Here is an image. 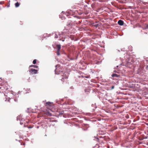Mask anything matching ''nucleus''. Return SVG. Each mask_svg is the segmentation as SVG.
Segmentation results:
<instances>
[{
  "instance_id": "13",
  "label": "nucleus",
  "mask_w": 148,
  "mask_h": 148,
  "mask_svg": "<svg viewBox=\"0 0 148 148\" xmlns=\"http://www.w3.org/2000/svg\"><path fill=\"white\" fill-rule=\"evenodd\" d=\"M114 86H112V87H111V89H114Z\"/></svg>"
},
{
  "instance_id": "2",
  "label": "nucleus",
  "mask_w": 148,
  "mask_h": 148,
  "mask_svg": "<svg viewBox=\"0 0 148 148\" xmlns=\"http://www.w3.org/2000/svg\"><path fill=\"white\" fill-rule=\"evenodd\" d=\"M37 71H38L37 70L32 69H31L29 70V72L31 74H36L37 73Z\"/></svg>"
},
{
  "instance_id": "6",
  "label": "nucleus",
  "mask_w": 148,
  "mask_h": 148,
  "mask_svg": "<svg viewBox=\"0 0 148 148\" xmlns=\"http://www.w3.org/2000/svg\"><path fill=\"white\" fill-rule=\"evenodd\" d=\"M56 47L58 48L57 50H58V51H60V49L61 48V45H57L56 46Z\"/></svg>"
},
{
  "instance_id": "3",
  "label": "nucleus",
  "mask_w": 148,
  "mask_h": 148,
  "mask_svg": "<svg viewBox=\"0 0 148 148\" xmlns=\"http://www.w3.org/2000/svg\"><path fill=\"white\" fill-rule=\"evenodd\" d=\"M47 108L49 109V107L51 106L52 105V103L50 102H47L45 104Z\"/></svg>"
},
{
  "instance_id": "17",
  "label": "nucleus",
  "mask_w": 148,
  "mask_h": 148,
  "mask_svg": "<svg viewBox=\"0 0 148 148\" xmlns=\"http://www.w3.org/2000/svg\"><path fill=\"white\" fill-rule=\"evenodd\" d=\"M147 27H148V25H147Z\"/></svg>"
},
{
  "instance_id": "1",
  "label": "nucleus",
  "mask_w": 148,
  "mask_h": 148,
  "mask_svg": "<svg viewBox=\"0 0 148 148\" xmlns=\"http://www.w3.org/2000/svg\"><path fill=\"white\" fill-rule=\"evenodd\" d=\"M62 76L63 77L61 79V80L63 82H66L67 81V79L68 78V76H66V75H64L63 74V75Z\"/></svg>"
},
{
  "instance_id": "15",
  "label": "nucleus",
  "mask_w": 148,
  "mask_h": 148,
  "mask_svg": "<svg viewBox=\"0 0 148 148\" xmlns=\"http://www.w3.org/2000/svg\"><path fill=\"white\" fill-rule=\"evenodd\" d=\"M49 115L50 116H51V113H50V114H49Z\"/></svg>"
},
{
  "instance_id": "7",
  "label": "nucleus",
  "mask_w": 148,
  "mask_h": 148,
  "mask_svg": "<svg viewBox=\"0 0 148 148\" xmlns=\"http://www.w3.org/2000/svg\"><path fill=\"white\" fill-rule=\"evenodd\" d=\"M20 5V3H19L18 2H16L15 4V6L16 7H18Z\"/></svg>"
},
{
  "instance_id": "16",
  "label": "nucleus",
  "mask_w": 148,
  "mask_h": 148,
  "mask_svg": "<svg viewBox=\"0 0 148 148\" xmlns=\"http://www.w3.org/2000/svg\"><path fill=\"white\" fill-rule=\"evenodd\" d=\"M145 34H147V33H146V32H145Z\"/></svg>"
},
{
  "instance_id": "8",
  "label": "nucleus",
  "mask_w": 148,
  "mask_h": 148,
  "mask_svg": "<svg viewBox=\"0 0 148 148\" xmlns=\"http://www.w3.org/2000/svg\"><path fill=\"white\" fill-rule=\"evenodd\" d=\"M30 67H34L35 68H37L38 67V66H36L35 65H32L29 66Z\"/></svg>"
},
{
  "instance_id": "9",
  "label": "nucleus",
  "mask_w": 148,
  "mask_h": 148,
  "mask_svg": "<svg viewBox=\"0 0 148 148\" xmlns=\"http://www.w3.org/2000/svg\"><path fill=\"white\" fill-rule=\"evenodd\" d=\"M36 60L35 59L33 61V63L34 64H35L36 63Z\"/></svg>"
},
{
  "instance_id": "14",
  "label": "nucleus",
  "mask_w": 148,
  "mask_h": 148,
  "mask_svg": "<svg viewBox=\"0 0 148 148\" xmlns=\"http://www.w3.org/2000/svg\"><path fill=\"white\" fill-rule=\"evenodd\" d=\"M27 127H28V128H32V127H29V126H28Z\"/></svg>"
},
{
  "instance_id": "5",
  "label": "nucleus",
  "mask_w": 148,
  "mask_h": 148,
  "mask_svg": "<svg viewBox=\"0 0 148 148\" xmlns=\"http://www.w3.org/2000/svg\"><path fill=\"white\" fill-rule=\"evenodd\" d=\"M112 77H119L120 76L119 75H117L115 73H113L112 75Z\"/></svg>"
},
{
  "instance_id": "4",
  "label": "nucleus",
  "mask_w": 148,
  "mask_h": 148,
  "mask_svg": "<svg viewBox=\"0 0 148 148\" xmlns=\"http://www.w3.org/2000/svg\"><path fill=\"white\" fill-rule=\"evenodd\" d=\"M118 24L120 25H122L124 24V22L123 21L121 20H119L118 21Z\"/></svg>"
},
{
  "instance_id": "12",
  "label": "nucleus",
  "mask_w": 148,
  "mask_h": 148,
  "mask_svg": "<svg viewBox=\"0 0 148 148\" xmlns=\"http://www.w3.org/2000/svg\"><path fill=\"white\" fill-rule=\"evenodd\" d=\"M4 84V83H2L1 84V86H3V84Z\"/></svg>"
},
{
  "instance_id": "10",
  "label": "nucleus",
  "mask_w": 148,
  "mask_h": 148,
  "mask_svg": "<svg viewBox=\"0 0 148 148\" xmlns=\"http://www.w3.org/2000/svg\"><path fill=\"white\" fill-rule=\"evenodd\" d=\"M59 51H58V50L57 51V54L58 55H60Z\"/></svg>"
},
{
  "instance_id": "11",
  "label": "nucleus",
  "mask_w": 148,
  "mask_h": 148,
  "mask_svg": "<svg viewBox=\"0 0 148 148\" xmlns=\"http://www.w3.org/2000/svg\"><path fill=\"white\" fill-rule=\"evenodd\" d=\"M3 88H4V87H0V89L2 90H3Z\"/></svg>"
}]
</instances>
